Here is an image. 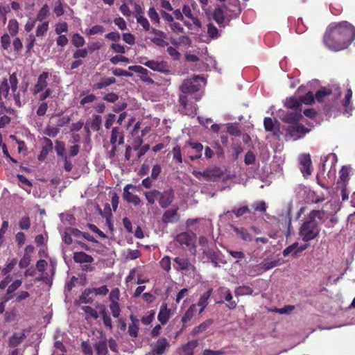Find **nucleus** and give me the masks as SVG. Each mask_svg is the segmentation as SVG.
Wrapping results in <instances>:
<instances>
[{
	"mask_svg": "<svg viewBox=\"0 0 355 355\" xmlns=\"http://www.w3.org/2000/svg\"><path fill=\"white\" fill-rule=\"evenodd\" d=\"M223 7L226 12L228 22L232 19L237 18L241 12L239 0H230L227 4L223 5Z\"/></svg>",
	"mask_w": 355,
	"mask_h": 355,
	"instance_id": "nucleus-5",
	"label": "nucleus"
},
{
	"mask_svg": "<svg viewBox=\"0 0 355 355\" xmlns=\"http://www.w3.org/2000/svg\"><path fill=\"white\" fill-rule=\"evenodd\" d=\"M212 292L213 289L210 288L200 297L198 303L196 304L197 306L200 307L198 310V315H200L208 306L209 300L211 297Z\"/></svg>",
	"mask_w": 355,
	"mask_h": 355,
	"instance_id": "nucleus-18",
	"label": "nucleus"
},
{
	"mask_svg": "<svg viewBox=\"0 0 355 355\" xmlns=\"http://www.w3.org/2000/svg\"><path fill=\"white\" fill-rule=\"evenodd\" d=\"M73 260L76 263H90L94 261V258L84 252H76L73 253Z\"/></svg>",
	"mask_w": 355,
	"mask_h": 355,
	"instance_id": "nucleus-23",
	"label": "nucleus"
},
{
	"mask_svg": "<svg viewBox=\"0 0 355 355\" xmlns=\"http://www.w3.org/2000/svg\"><path fill=\"white\" fill-rule=\"evenodd\" d=\"M278 264V261H272L270 262L261 263L259 265H257L255 267L257 268V270H258V274L263 273L274 267L277 266Z\"/></svg>",
	"mask_w": 355,
	"mask_h": 355,
	"instance_id": "nucleus-33",
	"label": "nucleus"
},
{
	"mask_svg": "<svg viewBox=\"0 0 355 355\" xmlns=\"http://www.w3.org/2000/svg\"><path fill=\"white\" fill-rule=\"evenodd\" d=\"M88 55V49L78 48L73 53L74 59L85 58Z\"/></svg>",
	"mask_w": 355,
	"mask_h": 355,
	"instance_id": "nucleus-57",
	"label": "nucleus"
},
{
	"mask_svg": "<svg viewBox=\"0 0 355 355\" xmlns=\"http://www.w3.org/2000/svg\"><path fill=\"white\" fill-rule=\"evenodd\" d=\"M207 35L213 40L218 39L220 36L219 31L212 23L207 24Z\"/></svg>",
	"mask_w": 355,
	"mask_h": 355,
	"instance_id": "nucleus-39",
	"label": "nucleus"
},
{
	"mask_svg": "<svg viewBox=\"0 0 355 355\" xmlns=\"http://www.w3.org/2000/svg\"><path fill=\"white\" fill-rule=\"evenodd\" d=\"M218 292L220 297L228 302L227 306L230 309H234L236 308L237 303L232 300V295L229 288L226 287H220L218 289Z\"/></svg>",
	"mask_w": 355,
	"mask_h": 355,
	"instance_id": "nucleus-17",
	"label": "nucleus"
},
{
	"mask_svg": "<svg viewBox=\"0 0 355 355\" xmlns=\"http://www.w3.org/2000/svg\"><path fill=\"white\" fill-rule=\"evenodd\" d=\"M196 178L198 179H200L201 178H204L205 180H215L217 178H220L223 175V172L218 167H214L211 168H207L205 171H196L193 173Z\"/></svg>",
	"mask_w": 355,
	"mask_h": 355,
	"instance_id": "nucleus-6",
	"label": "nucleus"
},
{
	"mask_svg": "<svg viewBox=\"0 0 355 355\" xmlns=\"http://www.w3.org/2000/svg\"><path fill=\"white\" fill-rule=\"evenodd\" d=\"M17 263V259H13L9 263H8L6 266L1 270V273L3 275H8V274L12 270L15 266Z\"/></svg>",
	"mask_w": 355,
	"mask_h": 355,
	"instance_id": "nucleus-56",
	"label": "nucleus"
},
{
	"mask_svg": "<svg viewBox=\"0 0 355 355\" xmlns=\"http://www.w3.org/2000/svg\"><path fill=\"white\" fill-rule=\"evenodd\" d=\"M55 150L58 157H65L67 156L65 144L63 141H55Z\"/></svg>",
	"mask_w": 355,
	"mask_h": 355,
	"instance_id": "nucleus-42",
	"label": "nucleus"
},
{
	"mask_svg": "<svg viewBox=\"0 0 355 355\" xmlns=\"http://www.w3.org/2000/svg\"><path fill=\"white\" fill-rule=\"evenodd\" d=\"M204 254L207 256V257L208 259H210L211 262H214V261H220V263L225 264L226 263V261H222L221 259H219L218 257V255L217 254V253L212 249H210V250H206L205 249L204 250Z\"/></svg>",
	"mask_w": 355,
	"mask_h": 355,
	"instance_id": "nucleus-46",
	"label": "nucleus"
},
{
	"mask_svg": "<svg viewBox=\"0 0 355 355\" xmlns=\"http://www.w3.org/2000/svg\"><path fill=\"white\" fill-rule=\"evenodd\" d=\"M71 42L75 47L80 48L85 44V41L81 35L79 33H75L71 37Z\"/></svg>",
	"mask_w": 355,
	"mask_h": 355,
	"instance_id": "nucleus-44",
	"label": "nucleus"
},
{
	"mask_svg": "<svg viewBox=\"0 0 355 355\" xmlns=\"http://www.w3.org/2000/svg\"><path fill=\"white\" fill-rule=\"evenodd\" d=\"M206 79L201 76L194 75L189 79L184 80L180 87L182 92L179 96V103L180 106L187 112L191 110L193 113L192 103H189L187 95L197 92L201 89L202 84L205 85Z\"/></svg>",
	"mask_w": 355,
	"mask_h": 355,
	"instance_id": "nucleus-3",
	"label": "nucleus"
},
{
	"mask_svg": "<svg viewBox=\"0 0 355 355\" xmlns=\"http://www.w3.org/2000/svg\"><path fill=\"white\" fill-rule=\"evenodd\" d=\"M176 241L180 245H185L186 246H189L192 241V236L188 232H181L177 235Z\"/></svg>",
	"mask_w": 355,
	"mask_h": 355,
	"instance_id": "nucleus-31",
	"label": "nucleus"
},
{
	"mask_svg": "<svg viewBox=\"0 0 355 355\" xmlns=\"http://www.w3.org/2000/svg\"><path fill=\"white\" fill-rule=\"evenodd\" d=\"M49 78V73L48 71H43L39 75L37 81L32 89L33 95L39 94L47 88Z\"/></svg>",
	"mask_w": 355,
	"mask_h": 355,
	"instance_id": "nucleus-9",
	"label": "nucleus"
},
{
	"mask_svg": "<svg viewBox=\"0 0 355 355\" xmlns=\"http://www.w3.org/2000/svg\"><path fill=\"white\" fill-rule=\"evenodd\" d=\"M160 267L166 272H169L171 268V258L168 256H164L159 261Z\"/></svg>",
	"mask_w": 355,
	"mask_h": 355,
	"instance_id": "nucleus-49",
	"label": "nucleus"
},
{
	"mask_svg": "<svg viewBox=\"0 0 355 355\" xmlns=\"http://www.w3.org/2000/svg\"><path fill=\"white\" fill-rule=\"evenodd\" d=\"M9 83L10 85V89L12 90V93H15L18 85V79L16 73H12L10 75Z\"/></svg>",
	"mask_w": 355,
	"mask_h": 355,
	"instance_id": "nucleus-52",
	"label": "nucleus"
},
{
	"mask_svg": "<svg viewBox=\"0 0 355 355\" xmlns=\"http://www.w3.org/2000/svg\"><path fill=\"white\" fill-rule=\"evenodd\" d=\"M49 15V8L47 4H44L42 8L40 10L37 17L36 21H42L45 19Z\"/></svg>",
	"mask_w": 355,
	"mask_h": 355,
	"instance_id": "nucleus-45",
	"label": "nucleus"
},
{
	"mask_svg": "<svg viewBox=\"0 0 355 355\" xmlns=\"http://www.w3.org/2000/svg\"><path fill=\"white\" fill-rule=\"evenodd\" d=\"M178 208L166 210L162 215V221L165 223H172L179 220Z\"/></svg>",
	"mask_w": 355,
	"mask_h": 355,
	"instance_id": "nucleus-21",
	"label": "nucleus"
},
{
	"mask_svg": "<svg viewBox=\"0 0 355 355\" xmlns=\"http://www.w3.org/2000/svg\"><path fill=\"white\" fill-rule=\"evenodd\" d=\"M253 293V289L248 286H241L235 289V295H251Z\"/></svg>",
	"mask_w": 355,
	"mask_h": 355,
	"instance_id": "nucleus-40",
	"label": "nucleus"
},
{
	"mask_svg": "<svg viewBox=\"0 0 355 355\" xmlns=\"http://www.w3.org/2000/svg\"><path fill=\"white\" fill-rule=\"evenodd\" d=\"M103 99L108 103H116L119 99V95L114 92H110L107 94H105Z\"/></svg>",
	"mask_w": 355,
	"mask_h": 355,
	"instance_id": "nucleus-64",
	"label": "nucleus"
},
{
	"mask_svg": "<svg viewBox=\"0 0 355 355\" xmlns=\"http://www.w3.org/2000/svg\"><path fill=\"white\" fill-rule=\"evenodd\" d=\"M230 227L242 240L245 241H251L252 240V236L244 227H238L234 225H231Z\"/></svg>",
	"mask_w": 355,
	"mask_h": 355,
	"instance_id": "nucleus-25",
	"label": "nucleus"
},
{
	"mask_svg": "<svg viewBox=\"0 0 355 355\" xmlns=\"http://www.w3.org/2000/svg\"><path fill=\"white\" fill-rule=\"evenodd\" d=\"M315 97L312 92H307L304 96L300 98V102L306 105H312L315 103Z\"/></svg>",
	"mask_w": 355,
	"mask_h": 355,
	"instance_id": "nucleus-47",
	"label": "nucleus"
},
{
	"mask_svg": "<svg viewBox=\"0 0 355 355\" xmlns=\"http://www.w3.org/2000/svg\"><path fill=\"white\" fill-rule=\"evenodd\" d=\"M31 263V257L27 253H24L23 257L21 259L19 263V267L20 268H25L29 266Z\"/></svg>",
	"mask_w": 355,
	"mask_h": 355,
	"instance_id": "nucleus-63",
	"label": "nucleus"
},
{
	"mask_svg": "<svg viewBox=\"0 0 355 355\" xmlns=\"http://www.w3.org/2000/svg\"><path fill=\"white\" fill-rule=\"evenodd\" d=\"M175 198L174 190L171 188L159 191L158 203L162 208L166 209L171 205Z\"/></svg>",
	"mask_w": 355,
	"mask_h": 355,
	"instance_id": "nucleus-7",
	"label": "nucleus"
},
{
	"mask_svg": "<svg viewBox=\"0 0 355 355\" xmlns=\"http://www.w3.org/2000/svg\"><path fill=\"white\" fill-rule=\"evenodd\" d=\"M301 105L300 100H297L294 97L287 98L285 103V106L289 109L293 110V111L301 110Z\"/></svg>",
	"mask_w": 355,
	"mask_h": 355,
	"instance_id": "nucleus-34",
	"label": "nucleus"
},
{
	"mask_svg": "<svg viewBox=\"0 0 355 355\" xmlns=\"http://www.w3.org/2000/svg\"><path fill=\"white\" fill-rule=\"evenodd\" d=\"M109 308L112 316L119 318L121 311L119 302H110Z\"/></svg>",
	"mask_w": 355,
	"mask_h": 355,
	"instance_id": "nucleus-48",
	"label": "nucleus"
},
{
	"mask_svg": "<svg viewBox=\"0 0 355 355\" xmlns=\"http://www.w3.org/2000/svg\"><path fill=\"white\" fill-rule=\"evenodd\" d=\"M93 294L92 288H85V291L82 293L80 299L83 303L91 304L94 301V299L92 296Z\"/></svg>",
	"mask_w": 355,
	"mask_h": 355,
	"instance_id": "nucleus-37",
	"label": "nucleus"
},
{
	"mask_svg": "<svg viewBox=\"0 0 355 355\" xmlns=\"http://www.w3.org/2000/svg\"><path fill=\"white\" fill-rule=\"evenodd\" d=\"M128 69L135 73H141L143 76H147L149 73V71L148 69L139 65L130 66Z\"/></svg>",
	"mask_w": 355,
	"mask_h": 355,
	"instance_id": "nucleus-58",
	"label": "nucleus"
},
{
	"mask_svg": "<svg viewBox=\"0 0 355 355\" xmlns=\"http://www.w3.org/2000/svg\"><path fill=\"white\" fill-rule=\"evenodd\" d=\"M173 261L175 262L173 268L177 271L189 270L193 267L187 257H177L173 259Z\"/></svg>",
	"mask_w": 355,
	"mask_h": 355,
	"instance_id": "nucleus-13",
	"label": "nucleus"
},
{
	"mask_svg": "<svg viewBox=\"0 0 355 355\" xmlns=\"http://www.w3.org/2000/svg\"><path fill=\"white\" fill-rule=\"evenodd\" d=\"M355 40V27L347 21L331 23L323 35L322 42L331 51L347 49Z\"/></svg>",
	"mask_w": 355,
	"mask_h": 355,
	"instance_id": "nucleus-1",
	"label": "nucleus"
},
{
	"mask_svg": "<svg viewBox=\"0 0 355 355\" xmlns=\"http://www.w3.org/2000/svg\"><path fill=\"white\" fill-rule=\"evenodd\" d=\"M22 282L20 279L15 280L13 283H12L10 286H8L6 291V296L5 297V302L9 301L12 298V296L10 295L12 293H14L17 289H18L21 286Z\"/></svg>",
	"mask_w": 355,
	"mask_h": 355,
	"instance_id": "nucleus-30",
	"label": "nucleus"
},
{
	"mask_svg": "<svg viewBox=\"0 0 355 355\" xmlns=\"http://www.w3.org/2000/svg\"><path fill=\"white\" fill-rule=\"evenodd\" d=\"M152 355H162L164 354L170 347V343L165 337L159 338L155 343L151 345Z\"/></svg>",
	"mask_w": 355,
	"mask_h": 355,
	"instance_id": "nucleus-8",
	"label": "nucleus"
},
{
	"mask_svg": "<svg viewBox=\"0 0 355 355\" xmlns=\"http://www.w3.org/2000/svg\"><path fill=\"white\" fill-rule=\"evenodd\" d=\"M256 157L252 150H249L245 155L244 162L246 165H250L254 163Z\"/></svg>",
	"mask_w": 355,
	"mask_h": 355,
	"instance_id": "nucleus-62",
	"label": "nucleus"
},
{
	"mask_svg": "<svg viewBox=\"0 0 355 355\" xmlns=\"http://www.w3.org/2000/svg\"><path fill=\"white\" fill-rule=\"evenodd\" d=\"M10 12V8L8 4L0 3V19L2 20L3 24L5 25L7 21V13Z\"/></svg>",
	"mask_w": 355,
	"mask_h": 355,
	"instance_id": "nucleus-43",
	"label": "nucleus"
},
{
	"mask_svg": "<svg viewBox=\"0 0 355 355\" xmlns=\"http://www.w3.org/2000/svg\"><path fill=\"white\" fill-rule=\"evenodd\" d=\"M212 18L220 28H225L226 26L229 25L230 22H228V21L225 22V20H227L226 12L223 6H218L214 8L212 13Z\"/></svg>",
	"mask_w": 355,
	"mask_h": 355,
	"instance_id": "nucleus-10",
	"label": "nucleus"
},
{
	"mask_svg": "<svg viewBox=\"0 0 355 355\" xmlns=\"http://www.w3.org/2000/svg\"><path fill=\"white\" fill-rule=\"evenodd\" d=\"M136 189L132 184H127L123 188V199L128 203L137 206L141 202V199L137 195H135L130 191V189Z\"/></svg>",
	"mask_w": 355,
	"mask_h": 355,
	"instance_id": "nucleus-12",
	"label": "nucleus"
},
{
	"mask_svg": "<svg viewBox=\"0 0 355 355\" xmlns=\"http://www.w3.org/2000/svg\"><path fill=\"white\" fill-rule=\"evenodd\" d=\"M327 218V213L323 209H313L307 214L298 230L302 240L307 243L317 239L321 231V224Z\"/></svg>",
	"mask_w": 355,
	"mask_h": 355,
	"instance_id": "nucleus-2",
	"label": "nucleus"
},
{
	"mask_svg": "<svg viewBox=\"0 0 355 355\" xmlns=\"http://www.w3.org/2000/svg\"><path fill=\"white\" fill-rule=\"evenodd\" d=\"M122 131H120L119 127H114L112 130L111 137H110V144H116L117 141V139L120 137L121 134H123Z\"/></svg>",
	"mask_w": 355,
	"mask_h": 355,
	"instance_id": "nucleus-54",
	"label": "nucleus"
},
{
	"mask_svg": "<svg viewBox=\"0 0 355 355\" xmlns=\"http://www.w3.org/2000/svg\"><path fill=\"white\" fill-rule=\"evenodd\" d=\"M300 171L304 176L311 174V159L309 154H304L300 157Z\"/></svg>",
	"mask_w": 355,
	"mask_h": 355,
	"instance_id": "nucleus-15",
	"label": "nucleus"
},
{
	"mask_svg": "<svg viewBox=\"0 0 355 355\" xmlns=\"http://www.w3.org/2000/svg\"><path fill=\"white\" fill-rule=\"evenodd\" d=\"M331 89L322 87L316 92L315 94V100L319 103H322L324 101V98L331 94Z\"/></svg>",
	"mask_w": 355,
	"mask_h": 355,
	"instance_id": "nucleus-28",
	"label": "nucleus"
},
{
	"mask_svg": "<svg viewBox=\"0 0 355 355\" xmlns=\"http://www.w3.org/2000/svg\"><path fill=\"white\" fill-rule=\"evenodd\" d=\"M8 30L12 36L16 35L19 31V23L15 19H11L8 21Z\"/></svg>",
	"mask_w": 355,
	"mask_h": 355,
	"instance_id": "nucleus-41",
	"label": "nucleus"
},
{
	"mask_svg": "<svg viewBox=\"0 0 355 355\" xmlns=\"http://www.w3.org/2000/svg\"><path fill=\"white\" fill-rule=\"evenodd\" d=\"M94 348L98 355H107L108 353L107 339L105 338L103 340L96 342Z\"/></svg>",
	"mask_w": 355,
	"mask_h": 355,
	"instance_id": "nucleus-26",
	"label": "nucleus"
},
{
	"mask_svg": "<svg viewBox=\"0 0 355 355\" xmlns=\"http://www.w3.org/2000/svg\"><path fill=\"white\" fill-rule=\"evenodd\" d=\"M302 119L301 110H296L287 112L283 115L282 120L286 123L293 125L299 123Z\"/></svg>",
	"mask_w": 355,
	"mask_h": 355,
	"instance_id": "nucleus-14",
	"label": "nucleus"
},
{
	"mask_svg": "<svg viewBox=\"0 0 355 355\" xmlns=\"http://www.w3.org/2000/svg\"><path fill=\"white\" fill-rule=\"evenodd\" d=\"M234 213L236 217H241L245 214L250 213V209L248 206H243L238 209H234L232 211H227L225 214H228L230 213Z\"/></svg>",
	"mask_w": 355,
	"mask_h": 355,
	"instance_id": "nucleus-50",
	"label": "nucleus"
},
{
	"mask_svg": "<svg viewBox=\"0 0 355 355\" xmlns=\"http://www.w3.org/2000/svg\"><path fill=\"white\" fill-rule=\"evenodd\" d=\"M351 167L349 166H343L339 171V178L336 186H347L350 179Z\"/></svg>",
	"mask_w": 355,
	"mask_h": 355,
	"instance_id": "nucleus-16",
	"label": "nucleus"
},
{
	"mask_svg": "<svg viewBox=\"0 0 355 355\" xmlns=\"http://www.w3.org/2000/svg\"><path fill=\"white\" fill-rule=\"evenodd\" d=\"M159 195V191L157 189H153L144 192V196L150 205L155 204L156 200L158 201Z\"/></svg>",
	"mask_w": 355,
	"mask_h": 355,
	"instance_id": "nucleus-35",
	"label": "nucleus"
},
{
	"mask_svg": "<svg viewBox=\"0 0 355 355\" xmlns=\"http://www.w3.org/2000/svg\"><path fill=\"white\" fill-rule=\"evenodd\" d=\"M26 336L24 333L22 332H15L13 334V335L9 338L8 340V345L11 347H15L18 345H19L24 339L25 338Z\"/></svg>",
	"mask_w": 355,
	"mask_h": 355,
	"instance_id": "nucleus-27",
	"label": "nucleus"
},
{
	"mask_svg": "<svg viewBox=\"0 0 355 355\" xmlns=\"http://www.w3.org/2000/svg\"><path fill=\"white\" fill-rule=\"evenodd\" d=\"M198 345L197 340L189 341L178 350V355H193V350Z\"/></svg>",
	"mask_w": 355,
	"mask_h": 355,
	"instance_id": "nucleus-22",
	"label": "nucleus"
},
{
	"mask_svg": "<svg viewBox=\"0 0 355 355\" xmlns=\"http://www.w3.org/2000/svg\"><path fill=\"white\" fill-rule=\"evenodd\" d=\"M89 124L92 130L98 131L101 129L102 124V118L98 114H93L91 121H89Z\"/></svg>",
	"mask_w": 355,
	"mask_h": 355,
	"instance_id": "nucleus-36",
	"label": "nucleus"
},
{
	"mask_svg": "<svg viewBox=\"0 0 355 355\" xmlns=\"http://www.w3.org/2000/svg\"><path fill=\"white\" fill-rule=\"evenodd\" d=\"M19 225L21 230H28L31 227V220L28 216L22 217L19 222Z\"/></svg>",
	"mask_w": 355,
	"mask_h": 355,
	"instance_id": "nucleus-60",
	"label": "nucleus"
},
{
	"mask_svg": "<svg viewBox=\"0 0 355 355\" xmlns=\"http://www.w3.org/2000/svg\"><path fill=\"white\" fill-rule=\"evenodd\" d=\"M297 242H295L293 244L286 247L282 252V254L284 257L291 256L293 258H295L299 256L297 249Z\"/></svg>",
	"mask_w": 355,
	"mask_h": 355,
	"instance_id": "nucleus-32",
	"label": "nucleus"
},
{
	"mask_svg": "<svg viewBox=\"0 0 355 355\" xmlns=\"http://www.w3.org/2000/svg\"><path fill=\"white\" fill-rule=\"evenodd\" d=\"M8 81V80L4 78L0 84V101L2 99V96L7 97L9 94L10 86Z\"/></svg>",
	"mask_w": 355,
	"mask_h": 355,
	"instance_id": "nucleus-38",
	"label": "nucleus"
},
{
	"mask_svg": "<svg viewBox=\"0 0 355 355\" xmlns=\"http://www.w3.org/2000/svg\"><path fill=\"white\" fill-rule=\"evenodd\" d=\"M227 132L234 137H239L241 135L239 127L232 123H227Z\"/></svg>",
	"mask_w": 355,
	"mask_h": 355,
	"instance_id": "nucleus-51",
	"label": "nucleus"
},
{
	"mask_svg": "<svg viewBox=\"0 0 355 355\" xmlns=\"http://www.w3.org/2000/svg\"><path fill=\"white\" fill-rule=\"evenodd\" d=\"M164 37H152L150 41L159 47H165L168 46V42L164 40Z\"/></svg>",
	"mask_w": 355,
	"mask_h": 355,
	"instance_id": "nucleus-61",
	"label": "nucleus"
},
{
	"mask_svg": "<svg viewBox=\"0 0 355 355\" xmlns=\"http://www.w3.org/2000/svg\"><path fill=\"white\" fill-rule=\"evenodd\" d=\"M148 15L153 23L159 24V22H160L159 16L154 7H150L149 8Z\"/></svg>",
	"mask_w": 355,
	"mask_h": 355,
	"instance_id": "nucleus-53",
	"label": "nucleus"
},
{
	"mask_svg": "<svg viewBox=\"0 0 355 355\" xmlns=\"http://www.w3.org/2000/svg\"><path fill=\"white\" fill-rule=\"evenodd\" d=\"M171 315V310L168 308L166 303H162L157 315V319L162 324H165Z\"/></svg>",
	"mask_w": 355,
	"mask_h": 355,
	"instance_id": "nucleus-19",
	"label": "nucleus"
},
{
	"mask_svg": "<svg viewBox=\"0 0 355 355\" xmlns=\"http://www.w3.org/2000/svg\"><path fill=\"white\" fill-rule=\"evenodd\" d=\"M285 131L294 141L303 138L307 133L311 131V128H308L302 124L297 123L293 125H288L285 128Z\"/></svg>",
	"mask_w": 355,
	"mask_h": 355,
	"instance_id": "nucleus-4",
	"label": "nucleus"
},
{
	"mask_svg": "<svg viewBox=\"0 0 355 355\" xmlns=\"http://www.w3.org/2000/svg\"><path fill=\"white\" fill-rule=\"evenodd\" d=\"M197 305L195 304H191L183 314L181 322L183 324V327H185L187 324L191 320V319L197 314Z\"/></svg>",
	"mask_w": 355,
	"mask_h": 355,
	"instance_id": "nucleus-20",
	"label": "nucleus"
},
{
	"mask_svg": "<svg viewBox=\"0 0 355 355\" xmlns=\"http://www.w3.org/2000/svg\"><path fill=\"white\" fill-rule=\"evenodd\" d=\"M131 324L128 327V334L132 338H137L139 332V320L133 315H130Z\"/></svg>",
	"mask_w": 355,
	"mask_h": 355,
	"instance_id": "nucleus-24",
	"label": "nucleus"
},
{
	"mask_svg": "<svg viewBox=\"0 0 355 355\" xmlns=\"http://www.w3.org/2000/svg\"><path fill=\"white\" fill-rule=\"evenodd\" d=\"M137 21L139 24L146 31L150 30V23L144 16H139L137 18Z\"/></svg>",
	"mask_w": 355,
	"mask_h": 355,
	"instance_id": "nucleus-59",
	"label": "nucleus"
},
{
	"mask_svg": "<svg viewBox=\"0 0 355 355\" xmlns=\"http://www.w3.org/2000/svg\"><path fill=\"white\" fill-rule=\"evenodd\" d=\"M212 319H208L200 323L198 326L195 327L192 330V334L193 336L198 335L203 331H206L209 327L213 324Z\"/></svg>",
	"mask_w": 355,
	"mask_h": 355,
	"instance_id": "nucleus-29",
	"label": "nucleus"
},
{
	"mask_svg": "<svg viewBox=\"0 0 355 355\" xmlns=\"http://www.w3.org/2000/svg\"><path fill=\"white\" fill-rule=\"evenodd\" d=\"M146 67L150 68L153 71H158L164 73H168L169 72L168 65L166 62L161 61L157 62L155 60H148L146 62H140Z\"/></svg>",
	"mask_w": 355,
	"mask_h": 355,
	"instance_id": "nucleus-11",
	"label": "nucleus"
},
{
	"mask_svg": "<svg viewBox=\"0 0 355 355\" xmlns=\"http://www.w3.org/2000/svg\"><path fill=\"white\" fill-rule=\"evenodd\" d=\"M49 29V21H44L40 24L36 30V36L40 37L44 35Z\"/></svg>",
	"mask_w": 355,
	"mask_h": 355,
	"instance_id": "nucleus-55",
	"label": "nucleus"
}]
</instances>
